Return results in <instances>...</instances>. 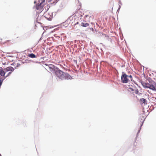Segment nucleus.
Here are the masks:
<instances>
[{
  "label": "nucleus",
  "instance_id": "f257e3e1",
  "mask_svg": "<svg viewBox=\"0 0 156 156\" xmlns=\"http://www.w3.org/2000/svg\"><path fill=\"white\" fill-rule=\"evenodd\" d=\"M128 77V76L125 73H122L121 77L122 82L123 83H128L129 81Z\"/></svg>",
  "mask_w": 156,
  "mask_h": 156
},
{
  "label": "nucleus",
  "instance_id": "f03ea898",
  "mask_svg": "<svg viewBox=\"0 0 156 156\" xmlns=\"http://www.w3.org/2000/svg\"><path fill=\"white\" fill-rule=\"evenodd\" d=\"M64 73L60 70H57L55 72L56 76L61 80H63Z\"/></svg>",
  "mask_w": 156,
  "mask_h": 156
},
{
  "label": "nucleus",
  "instance_id": "7ed1b4c3",
  "mask_svg": "<svg viewBox=\"0 0 156 156\" xmlns=\"http://www.w3.org/2000/svg\"><path fill=\"white\" fill-rule=\"evenodd\" d=\"M44 16L48 20H51L52 18L51 15H50L49 12L48 11L46 12L44 14Z\"/></svg>",
  "mask_w": 156,
  "mask_h": 156
},
{
  "label": "nucleus",
  "instance_id": "20e7f679",
  "mask_svg": "<svg viewBox=\"0 0 156 156\" xmlns=\"http://www.w3.org/2000/svg\"><path fill=\"white\" fill-rule=\"evenodd\" d=\"M45 0H42V2L39 5H38L36 6V9L40 11L41 10L44 6V2Z\"/></svg>",
  "mask_w": 156,
  "mask_h": 156
},
{
  "label": "nucleus",
  "instance_id": "39448f33",
  "mask_svg": "<svg viewBox=\"0 0 156 156\" xmlns=\"http://www.w3.org/2000/svg\"><path fill=\"white\" fill-rule=\"evenodd\" d=\"M45 65L48 67L49 70L51 71H53L55 68V66L52 64L46 63Z\"/></svg>",
  "mask_w": 156,
  "mask_h": 156
},
{
  "label": "nucleus",
  "instance_id": "423d86ee",
  "mask_svg": "<svg viewBox=\"0 0 156 156\" xmlns=\"http://www.w3.org/2000/svg\"><path fill=\"white\" fill-rule=\"evenodd\" d=\"M63 79H70L71 78V76L68 73H64Z\"/></svg>",
  "mask_w": 156,
  "mask_h": 156
},
{
  "label": "nucleus",
  "instance_id": "0eeeda50",
  "mask_svg": "<svg viewBox=\"0 0 156 156\" xmlns=\"http://www.w3.org/2000/svg\"><path fill=\"white\" fill-rule=\"evenodd\" d=\"M148 88L153 90L156 91V84L154 86L153 85L149 84Z\"/></svg>",
  "mask_w": 156,
  "mask_h": 156
},
{
  "label": "nucleus",
  "instance_id": "6e6552de",
  "mask_svg": "<svg viewBox=\"0 0 156 156\" xmlns=\"http://www.w3.org/2000/svg\"><path fill=\"white\" fill-rule=\"evenodd\" d=\"M142 84L144 87L145 88H148L149 84L148 83H146L144 82H142Z\"/></svg>",
  "mask_w": 156,
  "mask_h": 156
},
{
  "label": "nucleus",
  "instance_id": "1a4fd4ad",
  "mask_svg": "<svg viewBox=\"0 0 156 156\" xmlns=\"http://www.w3.org/2000/svg\"><path fill=\"white\" fill-rule=\"evenodd\" d=\"M14 69L11 66L7 67L6 69V71L7 72L9 71H11L12 72L14 70Z\"/></svg>",
  "mask_w": 156,
  "mask_h": 156
},
{
  "label": "nucleus",
  "instance_id": "9d476101",
  "mask_svg": "<svg viewBox=\"0 0 156 156\" xmlns=\"http://www.w3.org/2000/svg\"><path fill=\"white\" fill-rule=\"evenodd\" d=\"M1 69H0V75L2 76H5V73L4 71L2 70V68H0Z\"/></svg>",
  "mask_w": 156,
  "mask_h": 156
},
{
  "label": "nucleus",
  "instance_id": "9b49d317",
  "mask_svg": "<svg viewBox=\"0 0 156 156\" xmlns=\"http://www.w3.org/2000/svg\"><path fill=\"white\" fill-rule=\"evenodd\" d=\"M89 25V24L87 23H84L83 22H82L81 23V26L83 27H86Z\"/></svg>",
  "mask_w": 156,
  "mask_h": 156
},
{
  "label": "nucleus",
  "instance_id": "f8f14e48",
  "mask_svg": "<svg viewBox=\"0 0 156 156\" xmlns=\"http://www.w3.org/2000/svg\"><path fill=\"white\" fill-rule=\"evenodd\" d=\"M28 56L32 58H35L36 57V56L33 53L29 54L28 55Z\"/></svg>",
  "mask_w": 156,
  "mask_h": 156
},
{
  "label": "nucleus",
  "instance_id": "ddd939ff",
  "mask_svg": "<svg viewBox=\"0 0 156 156\" xmlns=\"http://www.w3.org/2000/svg\"><path fill=\"white\" fill-rule=\"evenodd\" d=\"M140 101L141 103L143 104L145 103L146 100L144 98H142L140 99Z\"/></svg>",
  "mask_w": 156,
  "mask_h": 156
},
{
  "label": "nucleus",
  "instance_id": "4468645a",
  "mask_svg": "<svg viewBox=\"0 0 156 156\" xmlns=\"http://www.w3.org/2000/svg\"><path fill=\"white\" fill-rule=\"evenodd\" d=\"M135 87L133 86H131V87H129V89H130L132 91H134L135 90Z\"/></svg>",
  "mask_w": 156,
  "mask_h": 156
},
{
  "label": "nucleus",
  "instance_id": "2eb2a0df",
  "mask_svg": "<svg viewBox=\"0 0 156 156\" xmlns=\"http://www.w3.org/2000/svg\"><path fill=\"white\" fill-rule=\"evenodd\" d=\"M136 94H138L139 93V90L138 89H136L135 88V90L134 91Z\"/></svg>",
  "mask_w": 156,
  "mask_h": 156
},
{
  "label": "nucleus",
  "instance_id": "dca6fc26",
  "mask_svg": "<svg viewBox=\"0 0 156 156\" xmlns=\"http://www.w3.org/2000/svg\"><path fill=\"white\" fill-rule=\"evenodd\" d=\"M12 72H9L8 73V75L6 76H5V78H5H5L7 77L8 76H9V75L11 73H12Z\"/></svg>",
  "mask_w": 156,
  "mask_h": 156
},
{
  "label": "nucleus",
  "instance_id": "f3484780",
  "mask_svg": "<svg viewBox=\"0 0 156 156\" xmlns=\"http://www.w3.org/2000/svg\"><path fill=\"white\" fill-rule=\"evenodd\" d=\"M128 77H129L130 78V80H132V76L131 75L129 76H128Z\"/></svg>",
  "mask_w": 156,
  "mask_h": 156
},
{
  "label": "nucleus",
  "instance_id": "a211bd4d",
  "mask_svg": "<svg viewBox=\"0 0 156 156\" xmlns=\"http://www.w3.org/2000/svg\"><path fill=\"white\" fill-rule=\"evenodd\" d=\"M79 24V22H77V23H76L75 24V25H77V24Z\"/></svg>",
  "mask_w": 156,
  "mask_h": 156
},
{
  "label": "nucleus",
  "instance_id": "6ab92c4d",
  "mask_svg": "<svg viewBox=\"0 0 156 156\" xmlns=\"http://www.w3.org/2000/svg\"><path fill=\"white\" fill-rule=\"evenodd\" d=\"M135 143H136V142H135L134 143V144L135 145Z\"/></svg>",
  "mask_w": 156,
  "mask_h": 156
},
{
  "label": "nucleus",
  "instance_id": "aec40b11",
  "mask_svg": "<svg viewBox=\"0 0 156 156\" xmlns=\"http://www.w3.org/2000/svg\"><path fill=\"white\" fill-rule=\"evenodd\" d=\"M87 16H88L87 15H85V16L86 17H87Z\"/></svg>",
  "mask_w": 156,
  "mask_h": 156
},
{
  "label": "nucleus",
  "instance_id": "412c9836",
  "mask_svg": "<svg viewBox=\"0 0 156 156\" xmlns=\"http://www.w3.org/2000/svg\"><path fill=\"white\" fill-rule=\"evenodd\" d=\"M96 24L98 26V24L97 23H96Z\"/></svg>",
  "mask_w": 156,
  "mask_h": 156
}]
</instances>
